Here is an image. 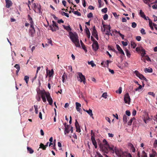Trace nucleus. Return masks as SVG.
<instances>
[{"label": "nucleus", "mask_w": 157, "mask_h": 157, "mask_svg": "<svg viewBox=\"0 0 157 157\" xmlns=\"http://www.w3.org/2000/svg\"><path fill=\"white\" fill-rule=\"evenodd\" d=\"M64 28L68 32L70 36V38L72 42L75 44L76 47H79L80 45L79 42V40L78 39V36L77 33H75L71 32V29L69 25L65 26L64 25H63Z\"/></svg>", "instance_id": "nucleus-1"}, {"label": "nucleus", "mask_w": 157, "mask_h": 157, "mask_svg": "<svg viewBox=\"0 0 157 157\" xmlns=\"http://www.w3.org/2000/svg\"><path fill=\"white\" fill-rule=\"evenodd\" d=\"M109 149L110 151H111L113 153L114 152L119 157H124V156L123 155L124 153H123L122 154L120 152L119 149L116 147H114V146L111 145V146H109Z\"/></svg>", "instance_id": "nucleus-2"}, {"label": "nucleus", "mask_w": 157, "mask_h": 157, "mask_svg": "<svg viewBox=\"0 0 157 157\" xmlns=\"http://www.w3.org/2000/svg\"><path fill=\"white\" fill-rule=\"evenodd\" d=\"M52 24L50 25L49 27L50 29L52 32H56L57 30L59 29V28L58 25V24L54 21H52Z\"/></svg>", "instance_id": "nucleus-3"}, {"label": "nucleus", "mask_w": 157, "mask_h": 157, "mask_svg": "<svg viewBox=\"0 0 157 157\" xmlns=\"http://www.w3.org/2000/svg\"><path fill=\"white\" fill-rule=\"evenodd\" d=\"M77 74L78 75V76H77L78 81L80 82H83L85 84L86 82V78L85 76L81 72H78L77 73Z\"/></svg>", "instance_id": "nucleus-4"}, {"label": "nucleus", "mask_w": 157, "mask_h": 157, "mask_svg": "<svg viewBox=\"0 0 157 157\" xmlns=\"http://www.w3.org/2000/svg\"><path fill=\"white\" fill-rule=\"evenodd\" d=\"M103 28H104L103 30V29H101L102 31L103 32H105V30L107 29V30L106 31V32L105 33V34L106 35H107L109 36L110 35V32L111 31L110 29H111V27L109 25H103Z\"/></svg>", "instance_id": "nucleus-5"}, {"label": "nucleus", "mask_w": 157, "mask_h": 157, "mask_svg": "<svg viewBox=\"0 0 157 157\" xmlns=\"http://www.w3.org/2000/svg\"><path fill=\"white\" fill-rule=\"evenodd\" d=\"M134 73L140 79L145 81L147 80V79L142 74H140L138 71H135L134 72Z\"/></svg>", "instance_id": "nucleus-6"}, {"label": "nucleus", "mask_w": 157, "mask_h": 157, "mask_svg": "<svg viewBox=\"0 0 157 157\" xmlns=\"http://www.w3.org/2000/svg\"><path fill=\"white\" fill-rule=\"evenodd\" d=\"M40 94H41V97L44 102H45L46 101V97H47V95L48 94H50L49 92H43L41 91L40 92Z\"/></svg>", "instance_id": "nucleus-7"}, {"label": "nucleus", "mask_w": 157, "mask_h": 157, "mask_svg": "<svg viewBox=\"0 0 157 157\" xmlns=\"http://www.w3.org/2000/svg\"><path fill=\"white\" fill-rule=\"evenodd\" d=\"M124 100L125 103H127L128 104H130L131 99L128 93H127L125 94Z\"/></svg>", "instance_id": "nucleus-8"}, {"label": "nucleus", "mask_w": 157, "mask_h": 157, "mask_svg": "<svg viewBox=\"0 0 157 157\" xmlns=\"http://www.w3.org/2000/svg\"><path fill=\"white\" fill-rule=\"evenodd\" d=\"M92 48L94 51H97L99 48V45L97 41H95L92 45Z\"/></svg>", "instance_id": "nucleus-9"}, {"label": "nucleus", "mask_w": 157, "mask_h": 157, "mask_svg": "<svg viewBox=\"0 0 157 157\" xmlns=\"http://www.w3.org/2000/svg\"><path fill=\"white\" fill-rule=\"evenodd\" d=\"M76 105V110L79 113L82 114V113L81 112V104L78 103V102H76L75 103Z\"/></svg>", "instance_id": "nucleus-10"}, {"label": "nucleus", "mask_w": 157, "mask_h": 157, "mask_svg": "<svg viewBox=\"0 0 157 157\" xmlns=\"http://www.w3.org/2000/svg\"><path fill=\"white\" fill-rule=\"evenodd\" d=\"M47 99L49 104L50 105H52L53 103V100L51 97L50 94H48L47 95Z\"/></svg>", "instance_id": "nucleus-11"}, {"label": "nucleus", "mask_w": 157, "mask_h": 157, "mask_svg": "<svg viewBox=\"0 0 157 157\" xmlns=\"http://www.w3.org/2000/svg\"><path fill=\"white\" fill-rule=\"evenodd\" d=\"M100 147L102 151V152L108 154L109 152L108 150H109V149L108 148L107 146L105 147L104 146L103 147H101L100 146Z\"/></svg>", "instance_id": "nucleus-12"}, {"label": "nucleus", "mask_w": 157, "mask_h": 157, "mask_svg": "<svg viewBox=\"0 0 157 157\" xmlns=\"http://www.w3.org/2000/svg\"><path fill=\"white\" fill-rule=\"evenodd\" d=\"M6 3V7L7 8H9L12 5V1L10 0H5Z\"/></svg>", "instance_id": "nucleus-13"}, {"label": "nucleus", "mask_w": 157, "mask_h": 157, "mask_svg": "<svg viewBox=\"0 0 157 157\" xmlns=\"http://www.w3.org/2000/svg\"><path fill=\"white\" fill-rule=\"evenodd\" d=\"M75 125L76 129V132H81V129L80 128V126L79 125L78 123L76 120H75Z\"/></svg>", "instance_id": "nucleus-14"}, {"label": "nucleus", "mask_w": 157, "mask_h": 157, "mask_svg": "<svg viewBox=\"0 0 157 157\" xmlns=\"http://www.w3.org/2000/svg\"><path fill=\"white\" fill-rule=\"evenodd\" d=\"M144 2L146 4H153L157 2L156 0H143Z\"/></svg>", "instance_id": "nucleus-15"}, {"label": "nucleus", "mask_w": 157, "mask_h": 157, "mask_svg": "<svg viewBox=\"0 0 157 157\" xmlns=\"http://www.w3.org/2000/svg\"><path fill=\"white\" fill-rule=\"evenodd\" d=\"M33 5L34 6L35 9H36L38 12H40L41 7L40 5L38 6V4H37V5H36L35 3H33Z\"/></svg>", "instance_id": "nucleus-16"}, {"label": "nucleus", "mask_w": 157, "mask_h": 157, "mask_svg": "<svg viewBox=\"0 0 157 157\" xmlns=\"http://www.w3.org/2000/svg\"><path fill=\"white\" fill-rule=\"evenodd\" d=\"M118 51L120 53L123 55H124V52L123 51L122 49L121 48L120 46L118 44H117L116 45Z\"/></svg>", "instance_id": "nucleus-17"}, {"label": "nucleus", "mask_w": 157, "mask_h": 157, "mask_svg": "<svg viewBox=\"0 0 157 157\" xmlns=\"http://www.w3.org/2000/svg\"><path fill=\"white\" fill-rule=\"evenodd\" d=\"M31 28L32 29L29 30V34L31 36L33 37L35 33V31L34 27Z\"/></svg>", "instance_id": "nucleus-18"}, {"label": "nucleus", "mask_w": 157, "mask_h": 157, "mask_svg": "<svg viewBox=\"0 0 157 157\" xmlns=\"http://www.w3.org/2000/svg\"><path fill=\"white\" fill-rule=\"evenodd\" d=\"M140 15L142 18H144L145 20H147V17L145 15L144 12H143L142 10H140L139 13Z\"/></svg>", "instance_id": "nucleus-19"}, {"label": "nucleus", "mask_w": 157, "mask_h": 157, "mask_svg": "<svg viewBox=\"0 0 157 157\" xmlns=\"http://www.w3.org/2000/svg\"><path fill=\"white\" fill-rule=\"evenodd\" d=\"M86 112L91 117H92L93 119H94L92 111L91 109H89L88 110L86 111Z\"/></svg>", "instance_id": "nucleus-20"}, {"label": "nucleus", "mask_w": 157, "mask_h": 157, "mask_svg": "<svg viewBox=\"0 0 157 157\" xmlns=\"http://www.w3.org/2000/svg\"><path fill=\"white\" fill-rule=\"evenodd\" d=\"M70 126L68 125H67V126L64 129V134L66 135V134H68L70 132V130H69V128H70Z\"/></svg>", "instance_id": "nucleus-21"}, {"label": "nucleus", "mask_w": 157, "mask_h": 157, "mask_svg": "<svg viewBox=\"0 0 157 157\" xmlns=\"http://www.w3.org/2000/svg\"><path fill=\"white\" fill-rule=\"evenodd\" d=\"M92 34L94 36L98 34L97 32L96 29L95 27L94 26L93 27V31L92 32Z\"/></svg>", "instance_id": "nucleus-22"}, {"label": "nucleus", "mask_w": 157, "mask_h": 157, "mask_svg": "<svg viewBox=\"0 0 157 157\" xmlns=\"http://www.w3.org/2000/svg\"><path fill=\"white\" fill-rule=\"evenodd\" d=\"M62 82L63 83H64L65 81H66L67 78V76L66 73L64 72L62 76Z\"/></svg>", "instance_id": "nucleus-23"}, {"label": "nucleus", "mask_w": 157, "mask_h": 157, "mask_svg": "<svg viewBox=\"0 0 157 157\" xmlns=\"http://www.w3.org/2000/svg\"><path fill=\"white\" fill-rule=\"evenodd\" d=\"M93 144L95 148H97L98 147L96 141L95 140V139H94L92 138V139H91Z\"/></svg>", "instance_id": "nucleus-24"}, {"label": "nucleus", "mask_w": 157, "mask_h": 157, "mask_svg": "<svg viewBox=\"0 0 157 157\" xmlns=\"http://www.w3.org/2000/svg\"><path fill=\"white\" fill-rule=\"evenodd\" d=\"M14 67L17 69L16 71V73L17 75H18V73L19 72L20 69V66L18 64H16L14 66Z\"/></svg>", "instance_id": "nucleus-25"}, {"label": "nucleus", "mask_w": 157, "mask_h": 157, "mask_svg": "<svg viewBox=\"0 0 157 157\" xmlns=\"http://www.w3.org/2000/svg\"><path fill=\"white\" fill-rule=\"evenodd\" d=\"M134 120H136V119H135V117H133L132 118L130 119L129 121L128 122V125H131L132 124V122Z\"/></svg>", "instance_id": "nucleus-26"}, {"label": "nucleus", "mask_w": 157, "mask_h": 157, "mask_svg": "<svg viewBox=\"0 0 157 157\" xmlns=\"http://www.w3.org/2000/svg\"><path fill=\"white\" fill-rule=\"evenodd\" d=\"M153 70L152 68H146L144 69V71L146 73L148 72V73H151L152 72Z\"/></svg>", "instance_id": "nucleus-27"}, {"label": "nucleus", "mask_w": 157, "mask_h": 157, "mask_svg": "<svg viewBox=\"0 0 157 157\" xmlns=\"http://www.w3.org/2000/svg\"><path fill=\"white\" fill-rule=\"evenodd\" d=\"M127 118H128V117L126 115H124L123 117V121L124 124L127 123Z\"/></svg>", "instance_id": "nucleus-28"}, {"label": "nucleus", "mask_w": 157, "mask_h": 157, "mask_svg": "<svg viewBox=\"0 0 157 157\" xmlns=\"http://www.w3.org/2000/svg\"><path fill=\"white\" fill-rule=\"evenodd\" d=\"M54 74V71L53 69H52L51 71H49L48 73L49 77H52Z\"/></svg>", "instance_id": "nucleus-29"}, {"label": "nucleus", "mask_w": 157, "mask_h": 157, "mask_svg": "<svg viewBox=\"0 0 157 157\" xmlns=\"http://www.w3.org/2000/svg\"><path fill=\"white\" fill-rule=\"evenodd\" d=\"M39 148H42L43 150H45L46 147L43 144L41 143L40 145Z\"/></svg>", "instance_id": "nucleus-30"}, {"label": "nucleus", "mask_w": 157, "mask_h": 157, "mask_svg": "<svg viewBox=\"0 0 157 157\" xmlns=\"http://www.w3.org/2000/svg\"><path fill=\"white\" fill-rule=\"evenodd\" d=\"M80 42L82 49L86 52L87 50L86 49V48L85 47V46L83 43L82 42V40H81Z\"/></svg>", "instance_id": "nucleus-31"}, {"label": "nucleus", "mask_w": 157, "mask_h": 157, "mask_svg": "<svg viewBox=\"0 0 157 157\" xmlns=\"http://www.w3.org/2000/svg\"><path fill=\"white\" fill-rule=\"evenodd\" d=\"M103 143H104V145L106 146H107L108 148H109V146H110L109 144H108L107 141L105 139H104L103 141Z\"/></svg>", "instance_id": "nucleus-32"}, {"label": "nucleus", "mask_w": 157, "mask_h": 157, "mask_svg": "<svg viewBox=\"0 0 157 157\" xmlns=\"http://www.w3.org/2000/svg\"><path fill=\"white\" fill-rule=\"evenodd\" d=\"M27 149L28 151L30 154H32L34 152L33 150L31 148H30L29 147H27Z\"/></svg>", "instance_id": "nucleus-33"}, {"label": "nucleus", "mask_w": 157, "mask_h": 157, "mask_svg": "<svg viewBox=\"0 0 157 157\" xmlns=\"http://www.w3.org/2000/svg\"><path fill=\"white\" fill-rule=\"evenodd\" d=\"M125 52L127 56L129 58L130 57L131 54L130 52L128 50V49H126Z\"/></svg>", "instance_id": "nucleus-34"}, {"label": "nucleus", "mask_w": 157, "mask_h": 157, "mask_svg": "<svg viewBox=\"0 0 157 157\" xmlns=\"http://www.w3.org/2000/svg\"><path fill=\"white\" fill-rule=\"evenodd\" d=\"M131 47H132L133 48H135L136 46L135 43L134 42L132 41L131 42Z\"/></svg>", "instance_id": "nucleus-35"}, {"label": "nucleus", "mask_w": 157, "mask_h": 157, "mask_svg": "<svg viewBox=\"0 0 157 157\" xmlns=\"http://www.w3.org/2000/svg\"><path fill=\"white\" fill-rule=\"evenodd\" d=\"M29 77L28 76H25L24 77V80L25 81L26 84L28 83V82L29 80Z\"/></svg>", "instance_id": "nucleus-36"}, {"label": "nucleus", "mask_w": 157, "mask_h": 157, "mask_svg": "<svg viewBox=\"0 0 157 157\" xmlns=\"http://www.w3.org/2000/svg\"><path fill=\"white\" fill-rule=\"evenodd\" d=\"M88 64L89 65H90L93 67L96 66V65L94 63L93 61H91L90 62H88Z\"/></svg>", "instance_id": "nucleus-37"}, {"label": "nucleus", "mask_w": 157, "mask_h": 157, "mask_svg": "<svg viewBox=\"0 0 157 157\" xmlns=\"http://www.w3.org/2000/svg\"><path fill=\"white\" fill-rule=\"evenodd\" d=\"M61 14L63 16H65L68 17H69V14L67 13H66L64 12H62L61 13Z\"/></svg>", "instance_id": "nucleus-38"}, {"label": "nucleus", "mask_w": 157, "mask_h": 157, "mask_svg": "<svg viewBox=\"0 0 157 157\" xmlns=\"http://www.w3.org/2000/svg\"><path fill=\"white\" fill-rule=\"evenodd\" d=\"M72 12L75 15H77L78 16H80L81 15V13L78 12L77 11H75L74 12L72 11Z\"/></svg>", "instance_id": "nucleus-39"}, {"label": "nucleus", "mask_w": 157, "mask_h": 157, "mask_svg": "<svg viewBox=\"0 0 157 157\" xmlns=\"http://www.w3.org/2000/svg\"><path fill=\"white\" fill-rule=\"evenodd\" d=\"M116 93H119V94H121L122 92V87H120L118 90L116 91Z\"/></svg>", "instance_id": "nucleus-40"}, {"label": "nucleus", "mask_w": 157, "mask_h": 157, "mask_svg": "<svg viewBox=\"0 0 157 157\" xmlns=\"http://www.w3.org/2000/svg\"><path fill=\"white\" fill-rule=\"evenodd\" d=\"M93 14L92 13H90L87 14V17L88 18H91L93 17Z\"/></svg>", "instance_id": "nucleus-41"}, {"label": "nucleus", "mask_w": 157, "mask_h": 157, "mask_svg": "<svg viewBox=\"0 0 157 157\" xmlns=\"http://www.w3.org/2000/svg\"><path fill=\"white\" fill-rule=\"evenodd\" d=\"M95 134L93 132V130H91V139H92V138L94 139H95L94 137Z\"/></svg>", "instance_id": "nucleus-42"}, {"label": "nucleus", "mask_w": 157, "mask_h": 157, "mask_svg": "<svg viewBox=\"0 0 157 157\" xmlns=\"http://www.w3.org/2000/svg\"><path fill=\"white\" fill-rule=\"evenodd\" d=\"M121 43L123 44V46H126L128 44V43L127 42H124V41H122Z\"/></svg>", "instance_id": "nucleus-43"}, {"label": "nucleus", "mask_w": 157, "mask_h": 157, "mask_svg": "<svg viewBox=\"0 0 157 157\" xmlns=\"http://www.w3.org/2000/svg\"><path fill=\"white\" fill-rule=\"evenodd\" d=\"M30 25V27L33 28L34 27V22L32 20L30 21L29 22Z\"/></svg>", "instance_id": "nucleus-44"}, {"label": "nucleus", "mask_w": 157, "mask_h": 157, "mask_svg": "<svg viewBox=\"0 0 157 157\" xmlns=\"http://www.w3.org/2000/svg\"><path fill=\"white\" fill-rule=\"evenodd\" d=\"M148 94L152 96L153 97H154L155 96V94L153 92H150L148 93Z\"/></svg>", "instance_id": "nucleus-45"}, {"label": "nucleus", "mask_w": 157, "mask_h": 157, "mask_svg": "<svg viewBox=\"0 0 157 157\" xmlns=\"http://www.w3.org/2000/svg\"><path fill=\"white\" fill-rule=\"evenodd\" d=\"M154 147L156 148L157 147V140H155L153 144Z\"/></svg>", "instance_id": "nucleus-46"}, {"label": "nucleus", "mask_w": 157, "mask_h": 157, "mask_svg": "<svg viewBox=\"0 0 157 157\" xmlns=\"http://www.w3.org/2000/svg\"><path fill=\"white\" fill-rule=\"evenodd\" d=\"M107 11V8H105L101 10V11L104 13H106Z\"/></svg>", "instance_id": "nucleus-47"}, {"label": "nucleus", "mask_w": 157, "mask_h": 157, "mask_svg": "<svg viewBox=\"0 0 157 157\" xmlns=\"http://www.w3.org/2000/svg\"><path fill=\"white\" fill-rule=\"evenodd\" d=\"M138 85H139V86L138 87V88L136 89H135L136 91L139 90L141 89L142 88V86L141 85H140V84H138Z\"/></svg>", "instance_id": "nucleus-48"}, {"label": "nucleus", "mask_w": 157, "mask_h": 157, "mask_svg": "<svg viewBox=\"0 0 157 157\" xmlns=\"http://www.w3.org/2000/svg\"><path fill=\"white\" fill-rule=\"evenodd\" d=\"M111 62V61H110L109 60H107L106 62H105V64H106V67H108L109 66V63Z\"/></svg>", "instance_id": "nucleus-49"}, {"label": "nucleus", "mask_w": 157, "mask_h": 157, "mask_svg": "<svg viewBox=\"0 0 157 157\" xmlns=\"http://www.w3.org/2000/svg\"><path fill=\"white\" fill-rule=\"evenodd\" d=\"M108 16L107 14H105L103 16V19L105 20L108 19Z\"/></svg>", "instance_id": "nucleus-50"}, {"label": "nucleus", "mask_w": 157, "mask_h": 157, "mask_svg": "<svg viewBox=\"0 0 157 157\" xmlns=\"http://www.w3.org/2000/svg\"><path fill=\"white\" fill-rule=\"evenodd\" d=\"M137 25L136 24L135 22H133L132 23V27L133 28H135L136 27Z\"/></svg>", "instance_id": "nucleus-51"}, {"label": "nucleus", "mask_w": 157, "mask_h": 157, "mask_svg": "<svg viewBox=\"0 0 157 157\" xmlns=\"http://www.w3.org/2000/svg\"><path fill=\"white\" fill-rule=\"evenodd\" d=\"M107 94L106 93H104L102 94V97L104 98H106L107 97Z\"/></svg>", "instance_id": "nucleus-52"}, {"label": "nucleus", "mask_w": 157, "mask_h": 157, "mask_svg": "<svg viewBox=\"0 0 157 157\" xmlns=\"http://www.w3.org/2000/svg\"><path fill=\"white\" fill-rule=\"evenodd\" d=\"M125 113L128 116H129L131 115V113L130 111L128 110H127L126 111Z\"/></svg>", "instance_id": "nucleus-53"}, {"label": "nucleus", "mask_w": 157, "mask_h": 157, "mask_svg": "<svg viewBox=\"0 0 157 157\" xmlns=\"http://www.w3.org/2000/svg\"><path fill=\"white\" fill-rule=\"evenodd\" d=\"M147 17L148 18V20L149 21V26L152 25L153 24V23H152L151 20L150 19H149L148 18V17Z\"/></svg>", "instance_id": "nucleus-54"}, {"label": "nucleus", "mask_w": 157, "mask_h": 157, "mask_svg": "<svg viewBox=\"0 0 157 157\" xmlns=\"http://www.w3.org/2000/svg\"><path fill=\"white\" fill-rule=\"evenodd\" d=\"M145 31V30L143 28L142 29L140 30V32L142 34H146V33Z\"/></svg>", "instance_id": "nucleus-55"}, {"label": "nucleus", "mask_w": 157, "mask_h": 157, "mask_svg": "<svg viewBox=\"0 0 157 157\" xmlns=\"http://www.w3.org/2000/svg\"><path fill=\"white\" fill-rule=\"evenodd\" d=\"M141 48V50L140 51H141V52H143V55H144L145 54V50L143 49L142 47H141L140 48Z\"/></svg>", "instance_id": "nucleus-56"}, {"label": "nucleus", "mask_w": 157, "mask_h": 157, "mask_svg": "<svg viewBox=\"0 0 157 157\" xmlns=\"http://www.w3.org/2000/svg\"><path fill=\"white\" fill-rule=\"evenodd\" d=\"M86 33L87 35V36L88 37V38H90V31H88V32H86Z\"/></svg>", "instance_id": "nucleus-57"}, {"label": "nucleus", "mask_w": 157, "mask_h": 157, "mask_svg": "<svg viewBox=\"0 0 157 157\" xmlns=\"http://www.w3.org/2000/svg\"><path fill=\"white\" fill-rule=\"evenodd\" d=\"M136 39L138 41H140L141 39V37L139 36H137L136 37Z\"/></svg>", "instance_id": "nucleus-58"}, {"label": "nucleus", "mask_w": 157, "mask_h": 157, "mask_svg": "<svg viewBox=\"0 0 157 157\" xmlns=\"http://www.w3.org/2000/svg\"><path fill=\"white\" fill-rule=\"evenodd\" d=\"M99 7L100 8L101 6V0H98Z\"/></svg>", "instance_id": "nucleus-59"}, {"label": "nucleus", "mask_w": 157, "mask_h": 157, "mask_svg": "<svg viewBox=\"0 0 157 157\" xmlns=\"http://www.w3.org/2000/svg\"><path fill=\"white\" fill-rule=\"evenodd\" d=\"M136 113V111L135 109H134L132 112V115L133 116H135Z\"/></svg>", "instance_id": "nucleus-60"}, {"label": "nucleus", "mask_w": 157, "mask_h": 157, "mask_svg": "<svg viewBox=\"0 0 157 157\" xmlns=\"http://www.w3.org/2000/svg\"><path fill=\"white\" fill-rule=\"evenodd\" d=\"M128 146L131 147V148H134L133 145L131 143H129L128 144Z\"/></svg>", "instance_id": "nucleus-61"}, {"label": "nucleus", "mask_w": 157, "mask_h": 157, "mask_svg": "<svg viewBox=\"0 0 157 157\" xmlns=\"http://www.w3.org/2000/svg\"><path fill=\"white\" fill-rule=\"evenodd\" d=\"M88 8L91 10H94V7L92 6H90L88 7Z\"/></svg>", "instance_id": "nucleus-62"}, {"label": "nucleus", "mask_w": 157, "mask_h": 157, "mask_svg": "<svg viewBox=\"0 0 157 157\" xmlns=\"http://www.w3.org/2000/svg\"><path fill=\"white\" fill-rule=\"evenodd\" d=\"M123 155L124 156V157H132L131 155L129 153L126 155Z\"/></svg>", "instance_id": "nucleus-63"}, {"label": "nucleus", "mask_w": 157, "mask_h": 157, "mask_svg": "<svg viewBox=\"0 0 157 157\" xmlns=\"http://www.w3.org/2000/svg\"><path fill=\"white\" fill-rule=\"evenodd\" d=\"M152 7L153 9H157V5L155 4L152 6Z\"/></svg>", "instance_id": "nucleus-64"}]
</instances>
